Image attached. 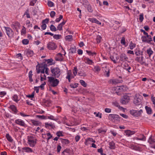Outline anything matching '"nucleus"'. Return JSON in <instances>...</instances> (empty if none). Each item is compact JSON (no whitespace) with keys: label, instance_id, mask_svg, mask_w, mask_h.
I'll list each match as a JSON object with an SVG mask.
<instances>
[{"label":"nucleus","instance_id":"56","mask_svg":"<svg viewBox=\"0 0 155 155\" xmlns=\"http://www.w3.org/2000/svg\"><path fill=\"white\" fill-rule=\"evenodd\" d=\"M98 131L99 133H105L106 132V131L101 129L98 130Z\"/></svg>","mask_w":155,"mask_h":155},{"label":"nucleus","instance_id":"22","mask_svg":"<svg viewBox=\"0 0 155 155\" xmlns=\"http://www.w3.org/2000/svg\"><path fill=\"white\" fill-rule=\"evenodd\" d=\"M10 109L14 111V113H16L17 111V110L16 107L13 105H11L10 107Z\"/></svg>","mask_w":155,"mask_h":155},{"label":"nucleus","instance_id":"55","mask_svg":"<svg viewBox=\"0 0 155 155\" xmlns=\"http://www.w3.org/2000/svg\"><path fill=\"white\" fill-rule=\"evenodd\" d=\"M121 44L124 45H125V38L124 37H122L120 42Z\"/></svg>","mask_w":155,"mask_h":155},{"label":"nucleus","instance_id":"8","mask_svg":"<svg viewBox=\"0 0 155 155\" xmlns=\"http://www.w3.org/2000/svg\"><path fill=\"white\" fill-rule=\"evenodd\" d=\"M47 47L50 50H54L56 48L57 46L54 42H49L48 44Z\"/></svg>","mask_w":155,"mask_h":155},{"label":"nucleus","instance_id":"40","mask_svg":"<svg viewBox=\"0 0 155 155\" xmlns=\"http://www.w3.org/2000/svg\"><path fill=\"white\" fill-rule=\"evenodd\" d=\"M87 53L90 55L93 56L94 54L96 55V53L94 52H92L91 51H88L87 50H86V51Z\"/></svg>","mask_w":155,"mask_h":155},{"label":"nucleus","instance_id":"37","mask_svg":"<svg viewBox=\"0 0 155 155\" xmlns=\"http://www.w3.org/2000/svg\"><path fill=\"white\" fill-rule=\"evenodd\" d=\"M61 37V35H53V38L56 39H59Z\"/></svg>","mask_w":155,"mask_h":155},{"label":"nucleus","instance_id":"6","mask_svg":"<svg viewBox=\"0 0 155 155\" xmlns=\"http://www.w3.org/2000/svg\"><path fill=\"white\" fill-rule=\"evenodd\" d=\"M130 97L127 95L123 96V98L121 99L120 102L123 104H126L128 103L130 101Z\"/></svg>","mask_w":155,"mask_h":155},{"label":"nucleus","instance_id":"1","mask_svg":"<svg viewBox=\"0 0 155 155\" xmlns=\"http://www.w3.org/2000/svg\"><path fill=\"white\" fill-rule=\"evenodd\" d=\"M48 81L49 83V85L53 87L57 86L59 82L58 80L54 78L53 77H48Z\"/></svg>","mask_w":155,"mask_h":155},{"label":"nucleus","instance_id":"57","mask_svg":"<svg viewBox=\"0 0 155 155\" xmlns=\"http://www.w3.org/2000/svg\"><path fill=\"white\" fill-rule=\"evenodd\" d=\"M62 25H61V24H59L58 27L57 28L58 30H59L60 31H61L62 29Z\"/></svg>","mask_w":155,"mask_h":155},{"label":"nucleus","instance_id":"27","mask_svg":"<svg viewBox=\"0 0 155 155\" xmlns=\"http://www.w3.org/2000/svg\"><path fill=\"white\" fill-rule=\"evenodd\" d=\"M6 137L7 139V140L10 142H12L13 141V139H12V137L9 135L8 134H7L6 135Z\"/></svg>","mask_w":155,"mask_h":155},{"label":"nucleus","instance_id":"9","mask_svg":"<svg viewBox=\"0 0 155 155\" xmlns=\"http://www.w3.org/2000/svg\"><path fill=\"white\" fill-rule=\"evenodd\" d=\"M148 142L150 144V146L151 148L155 149V141L152 138V136L149 137Z\"/></svg>","mask_w":155,"mask_h":155},{"label":"nucleus","instance_id":"44","mask_svg":"<svg viewBox=\"0 0 155 155\" xmlns=\"http://www.w3.org/2000/svg\"><path fill=\"white\" fill-rule=\"evenodd\" d=\"M29 42V41L27 39H24L22 41V43L24 45H27Z\"/></svg>","mask_w":155,"mask_h":155},{"label":"nucleus","instance_id":"35","mask_svg":"<svg viewBox=\"0 0 155 155\" xmlns=\"http://www.w3.org/2000/svg\"><path fill=\"white\" fill-rule=\"evenodd\" d=\"M48 5L49 7H52L54 6V4L53 2L51 1H48Z\"/></svg>","mask_w":155,"mask_h":155},{"label":"nucleus","instance_id":"30","mask_svg":"<svg viewBox=\"0 0 155 155\" xmlns=\"http://www.w3.org/2000/svg\"><path fill=\"white\" fill-rule=\"evenodd\" d=\"M136 46V44L134 43H132V42H131L130 44L129 47L130 48L131 50H132Z\"/></svg>","mask_w":155,"mask_h":155},{"label":"nucleus","instance_id":"34","mask_svg":"<svg viewBox=\"0 0 155 155\" xmlns=\"http://www.w3.org/2000/svg\"><path fill=\"white\" fill-rule=\"evenodd\" d=\"M142 138H136L135 139L137 140H140L143 141H145L146 140V137L143 135H142Z\"/></svg>","mask_w":155,"mask_h":155},{"label":"nucleus","instance_id":"7","mask_svg":"<svg viewBox=\"0 0 155 155\" xmlns=\"http://www.w3.org/2000/svg\"><path fill=\"white\" fill-rule=\"evenodd\" d=\"M142 112L143 111L142 109H140L139 111L133 110L130 111V113L131 115L136 117L140 116Z\"/></svg>","mask_w":155,"mask_h":155},{"label":"nucleus","instance_id":"42","mask_svg":"<svg viewBox=\"0 0 155 155\" xmlns=\"http://www.w3.org/2000/svg\"><path fill=\"white\" fill-rule=\"evenodd\" d=\"M78 84L77 83H75L74 84H70V86L71 87L73 88H75L78 87Z\"/></svg>","mask_w":155,"mask_h":155},{"label":"nucleus","instance_id":"23","mask_svg":"<svg viewBox=\"0 0 155 155\" xmlns=\"http://www.w3.org/2000/svg\"><path fill=\"white\" fill-rule=\"evenodd\" d=\"M70 150L68 149L65 150L62 153V155H70Z\"/></svg>","mask_w":155,"mask_h":155},{"label":"nucleus","instance_id":"10","mask_svg":"<svg viewBox=\"0 0 155 155\" xmlns=\"http://www.w3.org/2000/svg\"><path fill=\"white\" fill-rule=\"evenodd\" d=\"M108 117L110 120L112 121L115 120H118L119 118V116L117 114H110L109 115Z\"/></svg>","mask_w":155,"mask_h":155},{"label":"nucleus","instance_id":"25","mask_svg":"<svg viewBox=\"0 0 155 155\" xmlns=\"http://www.w3.org/2000/svg\"><path fill=\"white\" fill-rule=\"evenodd\" d=\"M32 71H30L28 73V77L29 78V81L31 82H32L33 81V80L32 78Z\"/></svg>","mask_w":155,"mask_h":155},{"label":"nucleus","instance_id":"45","mask_svg":"<svg viewBox=\"0 0 155 155\" xmlns=\"http://www.w3.org/2000/svg\"><path fill=\"white\" fill-rule=\"evenodd\" d=\"M36 117H37L41 119H46V117L44 115H37Z\"/></svg>","mask_w":155,"mask_h":155},{"label":"nucleus","instance_id":"5","mask_svg":"<svg viewBox=\"0 0 155 155\" xmlns=\"http://www.w3.org/2000/svg\"><path fill=\"white\" fill-rule=\"evenodd\" d=\"M28 143L31 147H33L35 146L36 143V140L33 138L32 136H28Z\"/></svg>","mask_w":155,"mask_h":155},{"label":"nucleus","instance_id":"46","mask_svg":"<svg viewBox=\"0 0 155 155\" xmlns=\"http://www.w3.org/2000/svg\"><path fill=\"white\" fill-rule=\"evenodd\" d=\"M72 53L76 52V49L75 46L73 47H71L70 49Z\"/></svg>","mask_w":155,"mask_h":155},{"label":"nucleus","instance_id":"19","mask_svg":"<svg viewBox=\"0 0 155 155\" xmlns=\"http://www.w3.org/2000/svg\"><path fill=\"white\" fill-rule=\"evenodd\" d=\"M22 149L26 152L29 153L33 152V150L32 149L29 147H24L22 148Z\"/></svg>","mask_w":155,"mask_h":155},{"label":"nucleus","instance_id":"24","mask_svg":"<svg viewBox=\"0 0 155 155\" xmlns=\"http://www.w3.org/2000/svg\"><path fill=\"white\" fill-rule=\"evenodd\" d=\"M147 52L150 57L151 55H152L153 53V51H152L151 48H149L147 49Z\"/></svg>","mask_w":155,"mask_h":155},{"label":"nucleus","instance_id":"62","mask_svg":"<svg viewBox=\"0 0 155 155\" xmlns=\"http://www.w3.org/2000/svg\"><path fill=\"white\" fill-rule=\"evenodd\" d=\"M78 74H79L80 76H83V77L85 76L86 75V74H85V73H81V72H79L78 73Z\"/></svg>","mask_w":155,"mask_h":155},{"label":"nucleus","instance_id":"18","mask_svg":"<svg viewBox=\"0 0 155 155\" xmlns=\"http://www.w3.org/2000/svg\"><path fill=\"white\" fill-rule=\"evenodd\" d=\"M13 28H15L17 32L18 31V28H19L20 25V24L18 22H16L14 24L12 25Z\"/></svg>","mask_w":155,"mask_h":155},{"label":"nucleus","instance_id":"51","mask_svg":"<svg viewBox=\"0 0 155 155\" xmlns=\"http://www.w3.org/2000/svg\"><path fill=\"white\" fill-rule=\"evenodd\" d=\"M62 142L65 144H68L69 143V140L66 139H62Z\"/></svg>","mask_w":155,"mask_h":155},{"label":"nucleus","instance_id":"12","mask_svg":"<svg viewBox=\"0 0 155 155\" xmlns=\"http://www.w3.org/2000/svg\"><path fill=\"white\" fill-rule=\"evenodd\" d=\"M128 59V58L124 54H121L120 56V60L125 61H127Z\"/></svg>","mask_w":155,"mask_h":155},{"label":"nucleus","instance_id":"52","mask_svg":"<svg viewBox=\"0 0 155 155\" xmlns=\"http://www.w3.org/2000/svg\"><path fill=\"white\" fill-rule=\"evenodd\" d=\"M147 41H149V42L152 41L151 37L150 35H147Z\"/></svg>","mask_w":155,"mask_h":155},{"label":"nucleus","instance_id":"29","mask_svg":"<svg viewBox=\"0 0 155 155\" xmlns=\"http://www.w3.org/2000/svg\"><path fill=\"white\" fill-rule=\"evenodd\" d=\"M114 143L113 142H111L109 143V147L111 149H114Z\"/></svg>","mask_w":155,"mask_h":155},{"label":"nucleus","instance_id":"17","mask_svg":"<svg viewBox=\"0 0 155 155\" xmlns=\"http://www.w3.org/2000/svg\"><path fill=\"white\" fill-rule=\"evenodd\" d=\"M89 20L92 23H95L100 25L101 24V22L94 18H90L89 19Z\"/></svg>","mask_w":155,"mask_h":155},{"label":"nucleus","instance_id":"20","mask_svg":"<svg viewBox=\"0 0 155 155\" xmlns=\"http://www.w3.org/2000/svg\"><path fill=\"white\" fill-rule=\"evenodd\" d=\"M31 121L33 124L35 126L40 125L41 124V123L35 120H31Z\"/></svg>","mask_w":155,"mask_h":155},{"label":"nucleus","instance_id":"38","mask_svg":"<svg viewBox=\"0 0 155 155\" xmlns=\"http://www.w3.org/2000/svg\"><path fill=\"white\" fill-rule=\"evenodd\" d=\"M80 82L81 85H82L84 87H86V86H87V84L83 80H81L80 81Z\"/></svg>","mask_w":155,"mask_h":155},{"label":"nucleus","instance_id":"43","mask_svg":"<svg viewBox=\"0 0 155 155\" xmlns=\"http://www.w3.org/2000/svg\"><path fill=\"white\" fill-rule=\"evenodd\" d=\"M87 8L88 11H89V12H93V10L90 4L87 6Z\"/></svg>","mask_w":155,"mask_h":155},{"label":"nucleus","instance_id":"49","mask_svg":"<svg viewBox=\"0 0 155 155\" xmlns=\"http://www.w3.org/2000/svg\"><path fill=\"white\" fill-rule=\"evenodd\" d=\"M46 135H47V136H49V137L47 138V140L48 142V140L52 137V135L50 133H48L46 134Z\"/></svg>","mask_w":155,"mask_h":155},{"label":"nucleus","instance_id":"16","mask_svg":"<svg viewBox=\"0 0 155 155\" xmlns=\"http://www.w3.org/2000/svg\"><path fill=\"white\" fill-rule=\"evenodd\" d=\"M110 58L112 61L114 63H116L117 62L116 61L118 60L119 59V57L116 55L115 56H111L110 57Z\"/></svg>","mask_w":155,"mask_h":155},{"label":"nucleus","instance_id":"53","mask_svg":"<svg viewBox=\"0 0 155 155\" xmlns=\"http://www.w3.org/2000/svg\"><path fill=\"white\" fill-rule=\"evenodd\" d=\"M50 15L51 18H53L55 15V12L53 11H51Z\"/></svg>","mask_w":155,"mask_h":155},{"label":"nucleus","instance_id":"21","mask_svg":"<svg viewBox=\"0 0 155 155\" xmlns=\"http://www.w3.org/2000/svg\"><path fill=\"white\" fill-rule=\"evenodd\" d=\"M145 108L147 113L148 114H151L152 112V110L151 108L150 107H148L147 106H145Z\"/></svg>","mask_w":155,"mask_h":155},{"label":"nucleus","instance_id":"26","mask_svg":"<svg viewBox=\"0 0 155 155\" xmlns=\"http://www.w3.org/2000/svg\"><path fill=\"white\" fill-rule=\"evenodd\" d=\"M85 60V62L89 64H92L93 63L92 60L90 59L89 58H86Z\"/></svg>","mask_w":155,"mask_h":155},{"label":"nucleus","instance_id":"41","mask_svg":"<svg viewBox=\"0 0 155 155\" xmlns=\"http://www.w3.org/2000/svg\"><path fill=\"white\" fill-rule=\"evenodd\" d=\"M106 70H105V72L106 73V75L107 77H108L110 75V71L109 69L108 68H107L106 67H105Z\"/></svg>","mask_w":155,"mask_h":155},{"label":"nucleus","instance_id":"58","mask_svg":"<svg viewBox=\"0 0 155 155\" xmlns=\"http://www.w3.org/2000/svg\"><path fill=\"white\" fill-rule=\"evenodd\" d=\"M123 68L124 69H126L127 68H128L130 66H129V65L126 63H125L124 64H123Z\"/></svg>","mask_w":155,"mask_h":155},{"label":"nucleus","instance_id":"63","mask_svg":"<svg viewBox=\"0 0 155 155\" xmlns=\"http://www.w3.org/2000/svg\"><path fill=\"white\" fill-rule=\"evenodd\" d=\"M46 84L45 82H44V83H43L39 87H40L42 89H44V86Z\"/></svg>","mask_w":155,"mask_h":155},{"label":"nucleus","instance_id":"28","mask_svg":"<svg viewBox=\"0 0 155 155\" xmlns=\"http://www.w3.org/2000/svg\"><path fill=\"white\" fill-rule=\"evenodd\" d=\"M142 39V41L144 42H146L147 43H149V41H147V36H142L141 37Z\"/></svg>","mask_w":155,"mask_h":155},{"label":"nucleus","instance_id":"31","mask_svg":"<svg viewBox=\"0 0 155 155\" xmlns=\"http://www.w3.org/2000/svg\"><path fill=\"white\" fill-rule=\"evenodd\" d=\"M12 99L16 102H18L19 100L18 97L17 95H14Z\"/></svg>","mask_w":155,"mask_h":155},{"label":"nucleus","instance_id":"14","mask_svg":"<svg viewBox=\"0 0 155 155\" xmlns=\"http://www.w3.org/2000/svg\"><path fill=\"white\" fill-rule=\"evenodd\" d=\"M108 82L110 84H116L120 82L119 80L117 79H111L108 81Z\"/></svg>","mask_w":155,"mask_h":155},{"label":"nucleus","instance_id":"59","mask_svg":"<svg viewBox=\"0 0 155 155\" xmlns=\"http://www.w3.org/2000/svg\"><path fill=\"white\" fill-rule=\"evenodd\" d=\"M47 26L45 23H42V25L41 26V28L43 30H45Z\"/></svg>","mask_w":155,"mask_h":155},{"label":"nucleus","instance_id":"11","mask_svg":"<svg viewBox=\"0 0 155 155\" xmlns=\"http://www.w3.org/2000/svg\"><path fill=\"white\" fill-rule=\"evenodd\" d=\"M7 35L9 37H12L13 34V32L12 29L9 27H4Z\"/></svg>","mask_w":155,"mask_h":155},{"label":"nucleus","instance_id":"3","mask_svg":"<svg viewBox=\"0 0 155 155\" xmlns=\"http://www.w3.org/2000/svg\"><path fill=\"white\" fill-rule=\"evenodd\" d=\"M47 67V64L43 62L40 64L38 66H36V70L37 73L38 74L41 72L42 74L45 73V70L46 67Z\"/></svg>","mask_w":155,"mask_h":155},{"label":"nucleus","instance_id":"13","mask_svg":"<svg viewBox=\"0 0 155 155\" xmlns=\"http://www.w3.org/2000/svg\"><path fill=\"white\" fill-rule=\"evenodd\" d=\"M15 122L17 124L22 126H25V124L24 122L21 119H18L15 120Z\"/></svg>","mask_w":155,"mask_h":155},{"label":"nucleus","instance_id":"64","mask_svg":"<svg viewBox=\"0 0 155 155\" xmlns=\"http://www.w3.org/2000/svg\"><path fill=\"white\" fill-rule=\"evenodd\" d=\"M6 94V93L4 91H2L0 92V96L1 97H2L3 96L5 95Z\"/></svg>","mask_w":155,"mask_h":155},{"label":"nucleus","instance_id":"4","mask_svg":"<svg viewBox=\"0 0 155 155\" xmlns=\"http://www.w3.org/2000/svg\"><path fill=\"white\" fill-rule=\"evenodd\" d=\"M134 103L136 105L139 106V107L140 108L142 106L141 97L140 95H136L134 100Z\"/></svg>","mask_w":155,"mask_h":155},{"label":"nucleus","instance_id":"50","mask_svg":"<svg viewBox=\"0 0 155 155\" xmlns=\"http://www.w3.org/2000/svg\"><path fill=\"white\" fill-rule=\"evenodd\" d=\"M143 19V14H141L140 15L139 20L140 21L142 22Z\"/></svg>","mask_w":155,"mask_h":155},{"label":"nucleus","instance_id":"61","mask_svg":"<svg viewBox=\"0 0 155 155\" xmlns=\"http://www.w3.org/2000/svg\"><path fill=\"white\" fill-rule=\"evenodd\" d=\"M56 135L58 137H60V136H63L62 135V133L60 131H58L57 132Z\"/></svg>","mask_w":155,"mask_h":155},{"label":"nucleus","instance_id":"54","mask_svg":"<svg viewBox=\"0 0 155 155\" xmlns=\"http://www.w3.org/2000/svg\"><path fill=\"white\" fill-rule=\"evenodd\" d=\"M77 68L74 67L73 71L74 75L75 76L77 74Z\"/></svg>","mask_w":155,"mask_h":155},{"label":"nucleus","instance_id":"60","mask_svg":"<svg viewBox=\"0 0 155 155\" xmlns=\"http://www.w3.org/2000/svg\"><path fill=\"white\" fill-rule=\"evenodd\" d=\"M151 99L153 103V104L155 105V97H154L153 95H152Z\"/></svg>","mask_w":155,"mask_h":155},{"label":"nucleus","instance_id":"32","mask_svg":"<svg viewBox=\"0 0 155 155\" xmlns=\"http://www.w3.org/2000/svg\"><path fill=\"white\" fill-rule=\"evenodd\" d=\"M89 4L87 0H83V5H84L85 7L87 6Z\"/></svg>","mask_w":155,"mask_h":155},{"label":"nucleus","instance_id":"39","mask_svg":"<svg viewBox=\"0 0 155 155\" xmlns=\"http://www.w3.org/2000/svg\"><path fill=\"white\" fill-rule=\"evenodd\" d=\"M72 36L71 35H68L66 36L65 37V39L67 40H68V41H70L71 39H72Z\"/></svg>","mask_w":155,"mask_h":155},{"label":"nucleus","instance_id":"47","mask_svg":"<svg viewBox=\"0 0 155 155\" xmlns=\"http://www.w3.org/2000/svg\"><path fill=\"white\" fill-rule=\"evenodd\" d=\"M101 37L100 36H98L96 38V40L97 43L100 42Z\"/></svg>","mask_w":155,"mask_h":155},{"label":"nucleus","instance_id":"15","mask_svg":"<svg viewBox=\"0 0 155 155\" xmlns=\"http://www.w3.org/2000/svg\"><path fill=\"white\" fill-rule=\"evenodd\" d=\"M135 132L134 131H131L130 130H125V133L126 134V135L128 136H130L131 135L134 134Z\"/></svg>","mask_w":155,"mask_h":155},{"label":"nucleus","instance_id":"33","mask_svg":"<svg viewBox=\"0 0 155 155\" xmlns=\"http://www.w3.org/2000/svg\"><path fill=\"white\" fill-rule=\"evenodd\" d=\"M50 30L52 31H56L57 30L56 27L53 25H51L50 26Z\"/></svg>","mask_w":155,"mask_h":155},{"label":"nucleus","instance_id":"2","mask_svg":"<svg viewBox=\"0 0 155 155\" xmlns=\"http://www.w3.org/2000/svg\"><path fill=\"white\" fill-rule=\"evenodd\" d=\"M51 72L52 74V76L55 78H59L61 74V70L57 67L53 68H51Z\"/></svg>","mask_w":155,"mask_h":155},{"label":"nucleus","instance_id":"48","mask_svg":"<svg viewBox=\"0 0 155 155\" xmlns=\"http://www.w3.org/2000/svg\"><path fill=\"white\" fill-rule=\"evenodd\" d=\"M63 18V16L61 15H60V17L59 18H57L56 19V21L57 22H59L60 20Z\"/></svg>","mask_w":155,"mask_h":155},{"label":"nucleus","instance_id":"36","mask_svg":"<svg viewBox=\"0 0 155 155\" xmlns=\"http://www.w3.org/2000/svg\"><path fill=\"white\" fill-rule=\"evenodd\" d=\"M27 55L28 56H31L33 54V52L32 51L28 50L27 52Z\"/></svg>","mask_w":155,"mask_h":155}]
</instances>
